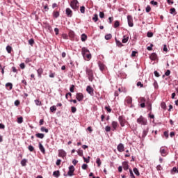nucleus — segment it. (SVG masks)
I'll list each match as a JSON object with an SVG mask.
<instances>
[{"instance_id": "obj_10", "label": "nucleus", "mask_w": 178, "mask_h": 178, "mask_svg": "<svg viewBox=\"0 0 178 178\" xmlns=\"http://www.w3.org/2000/svg\"><path fill=\"white\" fill-rule=\"evenodd\" d=\"M73 173H74V166L70 165L69 167V171L67 172V175L73 176Z\"/></svg>"}, {"instance_id": "obj_42", "label": "nucleus", "mask_w": 178, "mask_h": 178, "mask_svg": "<svg viewBox=\"0 0 178 178\" xmlns=\"http://www.w3.org/2000/svg\"><path fill=\"white\" fill-rule=\"evenodd\" d=\"M6 87H9L10 90H12V88H13V85L11 83H7Z\"/></svg>"}, {"instance_id": "obj_12", "label": "nucleus", "mask_w": 178, "mask_h": 178, "mask_svg": "<svg viewBox=\"0 0 178 178\" xmlns=\"http://www.w3.org/2000/svg\"><path fill=\"white\" fill-rule=\"evenodd\" d=\"M117 149L119 152H123V151H124V145H123V143H120L117 146Z\"/></svg>"}, {"instance_id": "obj_39", "label": "nucleus", "mask_w": 178, "mask_h": 178, "mask_svg": "<svg viewBox=\"0 0 178 178\" xmlns=\"http://www.w3.org/2000/svg\"><path fill=\"white\" fill-rule=\"evenodd\" d=\"M111 38H112V34H111V33H108V34H107V35H105V39L106 40H111Z\"/></svg>"}, {"instance_id": "obj_20", "label": "nucleus", "mask_w": 178, "mask_h": 178, "mask_svg": "<svg viewBox=\"0 0 178 178\" xmlns=\"http://www.w3.org/2000/svg\"><path fill=\"white\" fill-rule=\"evenodd\" d=\"M125 102L128 104L130 105L131 104V102H133V99L130 97H127Z\"/></svg>"}, {"instance_id": "obj_16", "label": "nucleus", "mask_w": 178, "mask_h": 178, "mask_svg": "<svg viewBox=\"0 0 178 178\" xmlns=\"http://www.w3.org/2000/svg\"><path fill=\"white\" fill-rule=\"evenodd\" d=\"M149 58L151 59V60H156V59H158V56L156 55V54L153 53L149 56Z\"/></svg>"}, {"instance_id": "obj_14", "label": "nucleus", "mask_w": 178, "mask_h": 178, "mask_svg": "<svg viewBox=\"0 0 178 178\" xmlns=\"http://www.w3.org/2000/svg\"><path fill=\"white\" fill-rule=\"evenodd\" d=\"M149 130V129L148 128V127H147L146 128H145L143 129V134H142L143 138H145V137H147V135L148 134Z\"/></svg>"}, {"instance_id": "obj_22", "label": "nucleus", "mask_w": 178, "mask_h": 178, "mask_svg": "<svg viewBox=\"0 0 178 178\" xmlns=\"http://www.w3.org/2000/svg\"><path fill=\"white\" fill-rule=\"evenodd\" d=\"M35 137H37V138H44V137H45V135H44V134H40V133H38V134H35Z\"/></svg>"}, {"instance_id": "obj_61", "label": "nucleus", "mask_w": 178, "mask_h": 178, "mask_svg": "<svg viewBox=\"0 0 178 178\" xmlns=\"http://www.w3.org/2000/svg\"><path fill=\"white\" fill-rule=\"evenodd\" d=\"M105 131H107V133L109 132V131H111V127L106 126V127H105Z\"/></svg>"}, {"instance_id": "obj_62", "label": "nucleus", "mask_w": 178, "mask_h": 178, "mask_svg": "<svg viewBox=\"0 0 178 178\" xmlns=\"http://www.w3.org/2000/svg\"><path fill=\"white\" fill-rule=\"evenodd\" d=\"M19 67H20V69H24V67H26V65H24V63H22L19 65Z\"/></svg>"}, {"instance_id": "obj_34", "label": "nucleus", "mask_w": 178, "mask_h": 178, "mask_svg": "<svg viewBox=\"0 0 178 178\" xmlns=\"http://www.w3.org/2000/svg\"><path fill=\"white\" fill-rule=\"evenodd\" d=\"M69 37H70V38H74V32L73 31L69 32Z\"/></svg>"}, {"instance_id": "obj_4", "label": "nucleus", "mask_w": 178, "mask_h": 178, "mask_svg": "<svg viewBox=\"0 0 178 178\" xmlns=\"http://www.w3.org/2000/svg\"><path fill=\"white\" fill-rule=\"evenodd\" d=\"M70 6L74 10H76L79 9V6H80V4L79 3V1L77 0H72L70 3Z\"/></svg>"}, {"instance_id": "obj_3", "label": "nucleus", "mask_w": 178, "mask_h": 178, "mask_svg": "<svg viewBox=\"0 0 178 178\" xmlns=\"http://www.w3.org/2000/svg\"><path fill=\"white\" fill-rule=\"evenodd\" d=\"M86 74H88L89 81H92L94 79V72L92 70L86 68Z\"/></svg>"}, {"instance_id": "obj_11", "label": "nucleus", "mask_w": 178, "mask_h": 178, "mask_svg": "<svg viewBox=\"0 0 178 178\" xmlns=\"http://www.w3.org/2000/svg\"><path fill=\"white\" fill-rule=\"evenodd\" d=\"M86 91L90 94V95H94V89L92 87L88 86L86 88Z\"/></svg>"}, {"instance_id": "obj_17", "label": "nucleus", "mask_w": 178, "mask_h": 178, "mask_svg": "<svg viewBox=\"0 0 178 178\" xmlns=\"http://www.w3.org/2000/svg\"><path fill=\"white\" fill-rule=\"evenodd\" d=\"M65 13L67 16H68V17H72V15L73 13L72 12V10H70V8H66Z\"/></svg>"}, {"instance_id": "obj_24", "label": "nucleus", "mask_w": 178, "mask_h": 178, "mask_svg": "<svg viewBox=\"0 0 178 178\" xmlns=\"http://www.w3.org/2000/svg\"><path fill=\"white\" fill-rule=\"evenodd\" d=\"M81 40L83 42H84V41L87 40V35H86V33H83L81 36Z\"/></svg>"}, {"instance_id": "obj_57", "label": "nucleus", "mask_w": 178, "mask_h": 178, "mask_svg": "<svg viewBox=\"0 0 178 178\" xmlns=\"http://www.w3.org/2000/svg\"><path fill=\"white\" fill-rule=\"evenodd\" d=\"M146 12H147V13H149V12H151V6H147L146 7Z\"/></svg>"}, {"instance_id": "obj_18", "label": "nucleus", "mask_w": 178, "mask_h": 178, "mask_svg": "<svg viewBox=\"0 0 178 178\" xmlns=\"http://www.w3.org/2000/svg\"><path fill=\"white\" fill-rule=\"evenodd\" d=\"M37 73H38V76L40 79H41L42 77V73H44V70H42V68H39L38 70H37Z\"/></svg>"}, {"instance_id": "obj_6", "label": "nucleus", "mask_w": 178, "mask_h": 178, "mask_svg": "<svg viewBox=\"0 0 178 178\" xmlns=\"http://www.w3.org/2000/svg\"><path fill=\"white\" fill-rule=\"evenodd\" d=\"M138 102L140 104V108H145V102H147V99L145 97H140L138 99Z\"/></svg>"}, {"instance_id": "obj_41", "label": "nucleus", "mask_w": 178, "mask_h": 178, "mask_svg": "<svg viewBox=\"0 0 178 178\" xmlns=\"http://www.w3.org/2000/svg\"><path fill=\"white\" fill-rule=\"evenodd\" d=\"M96 163H97V166L99 168V166H101V159L99 158H97V160H96Z\"/></svg>"}, {"instance_id": "obj_25", "label": "nucleus", "mask_w": 178, "mask_h": 178, "mask_svg": "<svg viewBox=\"0 0 178 178\" xmlns=\"http://www.w3.org/2000/svg\"><path fill=\"white\" fill-rule=\"evenodd\" d=\"M171 175H175V173H178L177 168L173 167V168L170 171Z\"/></svg>"}, {"instance_id": "obj_45", "label": "nucleus", "mask_w": 178, "mask_h": 178, "mask_svg": "<svg viewBox=\"0 0 178 178\" xmlns=\"http://www.w3.org/2000/svg\"><path fill=\"white\" fill-rule=\"evenodd\" d=\"M80 12H81V13H86V7L81 6L80 8Z\"/></svg>"}, {"instance_id": "obj_53", "label": "nucleus", "mask_w": 178, "mask_h": 178, "mask_svg": "<svg viewBox=\"0 0 178 178\" xmlns=\"http://www.w3.org/2000/svg\"><path fill=\"white\" fill-rule=\"evenodd\" d=\"M161 106L162 109H166V104L165 102H162L161 104Z\"/></svg>"}, {"instance_id": "obj_8", "label": "nucleus", "mask_w": 178, "mask_h": 178, "mask_svg": "<svg viewBox=\"0 0 178 178\" xmlns=\"http://www.w3.org/2000/svg\"><path fill=\"white\" fill-rule=\"evenodd\" d=\"M127 22L129 27H133V26H134V24L133 23V17L131 15L127 16Z\"/></svg>"}, {"instance_id": "obj_1", "label": "nucleus", "mask_w": 178, "mask_h": 178, "mask_svg": "<svg viewBox=\"0 0 178 178\" xmlns=\"http://www.w3.org/2000/svg\"><path fill=\"white\" fill-rule=\"evenodd\" d=\"M81 54L83 56L84 59H87V60H90L91 59V54L90 53V50L86 47H83L81 49Z\"/></svg>"}, {"instance_id": "obj_13", "label": "nucleus", "mask_w": 178, "mask_h": 178, "mask_svg": "<svg viewBox=\"0 0 178 178\" xmlns=\"http://www.w3.org/2000/svg\"><path fill=\"white\" fill-rule=\"evenodd\" d=\"M160 154L161 156H166V155H168V152L165 151V147H161L160 148Z\"/></svg>"}, {"instance_id": "obj_5", "label": "nucleus", "mask_w": 178, "mask_h": 178, "mask_svg": "<svg viewBox=\"0 0 178 178\" xmlns=\"http://www.w3.org/2000/svg\"><path fill=\"white\" fill-rule=\"evenodd\" d=\"M118 122H120L121 127H124L126 123H127L126 118L123 116H120L118 118Z\"/></svg>"}, {"instance_id": "obj_15", "label": "nucleus", "mask_w": 178, "mask_h": 178, "mask_svg": "<svg viewBox=\"0 0 178 178\" xmlns=\"http://www.w3.org/2000/svg\"><path fill=\"white\" fill-rule=\"evenodd\" d=\"M118 122L116 121H113L111 123V126L113 127V131H115V130H116V129H118Z\"/></svg>"}, {"instance_id": "obj_55", "label": "nucleus", "mask_w": 178, "mask_h": 178, "mask_svg": "<svg viewBox=\"0 0 178 178\" xmlns=\"http://www.w3.org/2000/svg\"><path fill=\"white\" fill-rule=\"evenodd\" d=\"M99 67L100 70H104V69L105 68L104 66V64H102V63H99Z\"/></svg>"}, {"instance_id": "obj_46", "label": "nucleus", "mask_w": 178, "mask_h": 178, "mask_svg": "<svg viewBox=\"0 0 178 178\" xmlns=\"http://www.w3.org/2000/svg\"><path fill=\"white\" fill-rule=\"evenodd\" d=\"M29 45H31L33 47V45H34V39L31 38L29 40Z\"/></svg>"}, {"instance_id": "obj_51", "label": "nucleus", "mask_w": 178, "mask_h": 178, "mask_svg": "<svg viewBox=\"0 0 178 178\" xmlns=\"http://www.w3.org/2000/svg\"><path fill=\"white\" fill-rule=\"evenodd\" d=\"M105 109L106 111H107V112H108L109 113H111V112H112V109L111 108V107L108 106H105Z\"/></svg>"}, {"instance_id": "obj_9", "label": "nucleus", "mask_w": 178, "mask_h": 178, "mask_svg": "<svg viewBox=\"0 0 178 178\" xmlns=\"http://www.w3.org/2000/svg\"><path fill=\"white\" fill-rule=\"evenodd\" d=\"M76 98L77 99V101H79V102L83 101V99H84V95H83V93H76Z\"/></svg>"}, {"instance_id": "obj_59", "label": "nucleus", "mask_w": 178, "mask_h": 178, "mask_svg": "<svg viewBox=\"0 0 178 178\" xmlns=\"http://www.w3.org/2000/svg\"><path fill=\"white\" fill-rule=\"evenodd\" d=\"M137 86L140 87V88H143V87H144V85L140 81H139L137 83Z\"/></svg>"}, {"instance_id": "obj_2", "label": "nucleus", "mask_w": 178, "mask_h": 178, "mask_svg": "<svg viewBox=\"0 0 178 178\" xmlns=\"http://www.w3.org/2000/svg\"><path fill=\"white\" fill-rule=\"evenodd\" d=\"M137 123L143 126H147L148 121L146 118L143 117V115H140V118L137 119Z\"/></svg>"}, {"instance_id": "obj_35", "label": "nucleus", "mask_w": 178, "mask_h": 178, "mask_svg": "<svg viewBox=\"0 0 178 178\" xmlns=\"http://www.w3.org/2000/svg\"><path fill=\"white\" fill-rule=\"evenodd\" d=\"M6 51L8 54H10L12 52V47L8 45L6 47Z\"/></svg>"}, {"instance_id": "obj_38", "label": "nucleus", "mask_w": 178, "mask_h": 178, "mask_svg": "<svg viewBox=\"0 0 178 178\" xmlns=\"http://www.w3.org/2000/svg\"><path fill=\"white\" fill-rule=\"evenodd\" d=\"M129 173L131 178H136V176H134V174L133 173V170H131V168H129Z\"/></svg>"}, {"instance_id": "obj_27", "label": "nucleus", "mask_w": 178, "mask_h": 178, "mask_svg": "<svg viewBox=\"0 0 178 178\" xmlns=\"http://www.w3.org/2000/svg\"><path fill=\"white\" fill-rule=\"evenodd\" d=\"M53 176H54V177H59V176H60V173L59 172V170L54 171L53 172Z\"/></svg>"}, {"instance_id": "obj_32", "label": "nucleus", "mask_w": 178, "mask_h": 178, "mask_svg": "<svg viewBox=\"0 0 178 178\" xmlns=\"http://www.w3.org/2000/svg\"><path fill=\"white\" fill-rule=\"evenodd\" d=\"M35 105H37L38 106H41L42 105L41 101L36 99L35 100Z\"/></svg>"}, {"instance_id": "obj_64", "label": "nucleus", "mask_w": 178, "mask_h": 178, "mask_svg": "<svg viewBox=\"0 0 178 178\" xmlns=\"http://www.w3.org/2000/svg\"><path fill=\"white\" fill-rule=\"evenodd\" d=\"M154 76H155L156 77H159V72H157V71H154Z\"/></svg>"}, {"instance_id": "obj_28", "label": "nucleus", "mask_w": 178, "mask_h": 178, "mask_svg": "<svg viewBox=\"0 0 178 178\" xmlns=\"http://www.w3.org/2000/svg\"><path fill=\"white\" fill-rule=\"evenodd\" d=\"M26 163H27V159H22V160L21 161V165H22V166H26Z\"/></svg>"}, {"instance_id": "obj_7", "label": "nucleus", "mask_w": 178, "mask_h": 178, "mask_svg": "<svg viewBox=\"0 0 178 178\" xmlns=\"http://www.w3.org/2000/svg\"><path fill=\"white\" fill-rule=\"evenodd\" d=\"M66 155H67V154L66 153V152H65V150L63 149H58V156L60 158H63V159H65V158H66Z\"/></svg>"}, {"instance_id": "obj_29", "label": "nucleus", "mask_w": 178, "mask_h": 178, "mask_svg": "<svg viewBox=\"0 0 178 178\" xmlns=\"http://www.w3.org/2000/svg\"><path fill=\"white\" fill-rule=\"evenodd\" d=\"M148 111H152V104L149 102H147Z\"/></svg>"}, {"instance_id": "obj_47", "label": "nucleus", "mask_w": 178, "mask_h": 178, "mask_svg": "<svg viewBox=\"0 0 178 178\" xmlns=\"http://www.w3.org/2000/svg\"><path fill=\"white\" fill-rule=\"evenodd\" d=\"M92 20H94V22H98V15L95 14L94 17H92Z\"/></svg>"}, {"instance_id": "obj_30", "label": "nucleus", "mask_w": 178, "mask_h": 178, "mask_svg": "<svg viewBox=\"0 0 178 178\" xmlns=\"http://www.w3.org/2000/svg\"><path fill=\"white\" fill-rule=\"evenodd\" d=\"M134 173H135V175L137 176H140V172L138 171V169H137V168H134Z\"/></svg>"}, {"instance_id": "obj_58", "label": "nucleus", "mask_w": 178, "mask_h": 178, "mask_svg": "<svg viewBox=\"0 0 178 178\" xmlns=\"http://www.w3.org/2000/svg\"><path fill=\"white\" fill-rule=\"evenodd\" d=\"M163 134H164V136L165 137V138H169V132L165 131H164Z\"/></svg>"}, {"instance_id": "obj_49", "label": "nucleus", "mask_w": 178, "mask_h": 178, "mask_svg": "<svg viewBox=\"0 0 178 178\" xmlns=\"http://www.w3.org/2000/svg\"><path fill=\"white\" fill-rule=\"evenodd\" d=\"M28 149L30 151V152H33V151H34V147H33V145H29L28 147Z\"/></svg>"}, {"instance_id": "obj_54", "label": "nucleus", "mask_w": 178, "mask_h": 178, "mask_svg": "<svg viewBox=\"0 0 178 178\" xmlns=\"http://www.w3.org/2000/svg\"><path fill=\"white\" fill-rule=\"evenodd\" d=\"M87 168H88V165L84 163L81 166V168L83 170H86V169H87Z\"/></svg>"}, {"instance_id": "obj_44", "label": "nucleus", "mask_w": 178, "mask_h": 178, "mask_svg": "<svg viewBox=\"0 0 178 178\" xmlns=\"http://www.w3.org/2000/svg\"><path fill=\"white\" fill-rule=\"evenodd\" d=\"M41 131L44 132V133H48V129L45 128L44 127H42L41 129H40Z\"/></svg>"}, {"instance_id": "obj_23", "label": "nucleus", "mask_w": 178, "mask_h": 178, "mask_svg": "<svg viewBox=\"0 0 178 178\" xmlns=\"http://www.w3.org/2000/svg\"><path fill=\"white\" fill-rule=\"evenodd\" d=\"M127 41H129V36L127 35H124L123 38H122V42L123 44H126V42H127Z\"/></svg>"}, {"instance_id": "obj_52", "label": "nucleus", "mask_w": 178, "mask_h": 178, "mask_svg": "<svg viewBox=\"0 0 178 178\" xmlns=\"http://www.w3.org/2000/svg\"><path fill=\"white\" fill-rule=\"evenodd\" d=\"M147 36L151 38V37H154V33L152 32H147Z\"/></svg>"}, {"instance_id": "obj_56", "label": "nucleus", "mask_w": 178, "mask_h": 178, "mask_svg": "<svg viewBox=\"0 0 178 178\" xmlns=\"http://www.w3.org/2000/svg\"><path fill=\"white\" fill-rule=\"evenodd\" d=\"M70 92H74V85H72L70 88Z\"/></svg>"}, {"instance_id": "obj_40", "label": "nucleus", "mask_w": 178, "mask_h": 178, "mask_svg": "<svg viewBox=\"0 0 178 178\" xmlns=\"http://www.w3.org/2000/svg\"><path fill=\"white\" fill-rule=\"evenodd\" d=\"M55 111H56V106H52L50 107V112H55Z\"/></svg>"}, {"instance_id": "obj_31", "label": "nucleus", "mask_w": 178, "mask_h": 178, "mask_svg": "<svg viewBox=\"0 0 178 178\" xmlns=\"http://www.w3.org/2000/svg\"><path fill=\"white\" fill-rule=\"evenodd\" d=\"M120 26V23L119 22V21H115L114 29H118V27H119Z\"/></svg>"}, {"instance_id": "obj_43", "label": "nucleus", "mask_w": 178, "mask_h": 178, "mask_svg": "<svg viewBox=\"0 0 178 178\" xmlns=\"http://www.w3.org/2000/svg\"><path fill=\"white\" fill-rule=\"evenodd\" d=\"M17 123H19V124L23 123V117H19L17 118Z\"/></svg>"}, {"instance_id": "obj_60", "label": "nucleus", "mask_w": 178, "mask_h": 178, "mask_svg": "<svg viewBox=\"0 0 178 178\" xmlns=\"http://www.w3.org/2000/svg\"><path fill=\"white\" fill-rule=\"evenodd\" d=\"M152 47H154V44H151L150 46L147 47V51H152Z\"/></svg>"}, {"instance_id": "obj_19", "label": "nucleus", "mask_w": 178, "mask_h": 178, "mask_svg": "<svg viewBox=\"0 0 178 178\" xmlns=\"http://www.w3.org/2000/svg\"><path fill=\"white\" fill-rule=\"evenodd\" d=\"M39 149L41 151L42 154H45V148L41 143H39Z\"/></svg>"}, {"instance_id": "obj_36", "label": "nucleus", "mask_w": 178, "mask_h": 178, "mask_svg": "<svg viewBox=\"0 0 178 178\" xmlns=\"http://www.w3.org/2000/svg\"><path fill=\"white\" fill-rule=\"evenodd\" d=\"M83 161L84 162H86V163H90V156H88V159L86 158L84 156H83Z\"/></svg>"}, {"instance_id": "obj_33", "label": "nucleus", "mask_w": 178, "mask_h": 178, "mask_svg": "<svg viewBox=\"0 0 178 178\" xmlns=\"http://www.w3.org/2000/svg\"><path fill=\"white\" fill-rule=\"evenodd\" d=\"M53 16L54 17H55L56 19H57V17H59V12L58 11H54L53 13Z\"/></svg>"}, {"instance_id": "obj_48", "label": "nucleus", "mask_w": 178, "mask_h": 178, "mask_svg": "<svg viewBox=\"0 0 178 178\" xmlns=\"http://www.w3.org/2000/svg\"><path fill=\"white\" fill-rule=\"evenodd\" d=\"M77 154L78 155H79V156H83V150L82 149H78L77 151Z\"/></svg>"}, {"instance_id": "obj_63", "label": "nucleus", "mask_w": 178, "mask_h": 178, "mask_svg": "<svg viewBox=\"0 0 178 178\" xmlns=\"http://www.w3.org/2000/svg\"><path fill=\"white\" fill-rule=\"evenodd\" d=\"M60 162H62V160L58 159L56 162V165H57V166H59V165H60Z\"/></svg>"}, {"instance_id": "obj_26", "label": "nucleus", "mask_w": 178, "mask_h": 178, "mask_svg": "<svg viewBox=\"0 0 178 178\" xmlns=\"http://www.w3.org/2000/svg\"><path fill=\"white\" fill-rule=\"evenodd\" d=\"M123 169H124V170H128L129 163H127V162L123 163Z\"/></svg>"}, {"instance_id": "obj_21", "label": "nucleus", "mask_w": 178, "mask_h": 178, "mask_svg": "<svg viewBox=\"0 0 178 178\" xmlns=\"http://www.w3.org/2000/svg\"><path fill=\"white\" fill-rule=\"evenodd\" d=\"M115 42H116L117 47H119V48H122V47H123V44H122V42L118 40L116 38H115Z\"/></svg>"}, {"instance_id": "obj_37", "label": "nucleus", "mask_w": 178, "mask_h": 178, "mask_svg": "<svg viewBox=\"0 0 178 178\" xmlns=\"http://www.w3.org/2000/svg\"><path fill=\"white\" fill-rule=\"evenodd\" d=\"M170 13H171V15H176V9L175 8H170Z\"/></svg>"}, {"instance_id": "obj_50", "label": "nucleus", "mask_w": 178, "mask_h": 178, "mask_svg": "<svg viewBox=\"0 0 178 178\" xmlns=\"http://www.w3.org/2000/svg\"><path fill=\"white\" fill-rule=\"evenodd\" d=\"M99 16L100 19H104V17H105V14L104 13V12H100Z\"/></svg>"}]
</instances>
